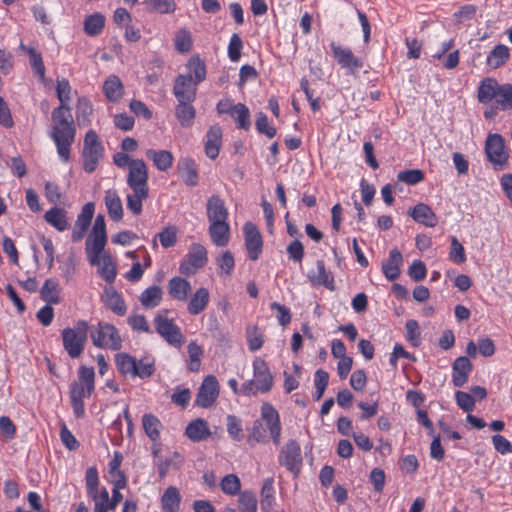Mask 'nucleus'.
<instances>
[{"instance_id": "obj_1", "label": "nucleus", "mask_w": 512, "mask_h": 512, "mask_svg": "<svg viewBox=\"0 0 512 512\" xmlns=\"http://www.w3.org/2000/svg\"><path fill=\"white\" fill-rule=\"evenodd\" d=\"M51 138L56 144L59 157L67 162L70 159V148L74 142L76 128L69 106H59L52 112Z\"/></svg>"}, {"instance_id": "obj_2", "label": "nucleus", "mask_w": 512, "mask_h": 512, "mask_svg": "<svg viewBox=\"0 0 512 512\" xmlns=\"http://www.w3.org/2000/svg\"><path fill=\"white\" fill-rule=\"evenodd\" d=\"M94 379V368L82 365L78 370V380L70 385L71 406L77 418L84 416L85 409L83 399L90 397L93 393Z\"/></svg>"}, {"instance_id": "obj_3", "label": "nucleus", "mask_w": 512, "mask_h": 512, "mask_svg": "<svg viewBox=\"0 0 512 512\" xmlns=\"http://www.w3.org/2000/svg\"><path fill=\"white\" fill-rule=\"evenodd\" d=\"M273 386V376L268 364L260 357L253 361V379L245 381L241 386V394L254 396L257 393H267Z\"/></svg>"}, {"instance_id": "obj_4", "label": "nucleus", "mask_w": 512, "mask_h": 512, "mask_svg": "<svg viewBox=\"0 0 512 512\" xmlns=\"http://www.w3.org/2000/svg\"><path fill=\"white\" fill-rule=\"evenodd\" d=\"M89 325L85 320H79L73 328L66 327L61 331L64 350L72 359L79 358L87 342Z\"/></svg>"}, {"instance_id": "obj_5", "label": "nucleus", "mask_w": 512, "mask_h": 512, "mask_svg": "<svg viewBox=\"0 0 512 512\" xmlns=\"http://www.w3.org/2000/svg\"><path fill=\"white\" fill-rule=\"evenodd\" d=\"M103 155L104 147L99 136L94 130H89L84 137L82 150V167L85 172H94Z\"/></svg>"}, {"instance_id": "obj_6", "label": "nucleus", "mask_w": 512, "mask_h": 512, "mask_svg": "<svg viewBox=\"0 0 512 512\" xmlns=\"http://www.w3.org/2000/svg\"><path fill=\"white\" fill-rule=\"evenodd\" d=\"M90 337L94 346L98 348H108L118 351L122 347V338L118 329L109 323L99 322L90 332Z\"/></svg>"}, {"instance_id": "obj_7", "label": "nucleus", "mask_w": 512, "mask_h": 512, "mask_svg": "<svg viewBox=\"0 0 512 512\" xmlns=\"http://www.w3.org/2000/svg\"><path fill=\"white\" fill-rule=\"evenodd\" d=\"M167 313V310H162L156 315L154 318L155 329L170 345L180 347L184 342V337L180 328L167 317Z\"/></svg>"}, {"instance_id": "obj_8", "label": "nucleus", "mask_w": 512, "mask_h": 512, "mask_svg": "<svg viewBox=\"0 0 512 512\" xmlns=\"http://www.w3.org/2000/svg\"><path fill=\"white\" fill-rule=\"evenodd\" d=\"M485 153L488 160L495 166H507L509 154L505 150L504 138L497 133L489 134L485 141Z\"/></svg>"}, {"instance_id": "obj_9", "label": "nucleus", "mask_w": 512, "mask_h": 512, "mask_svg": "<svg viewBox=\"0 0 512 512\" xmlns=\"http://www.w3.org/2000/svg\"><path fill=\"white\" fill-rule=\"evenodd\" d=\"M208 261L206 248L199 244L193 243L189 248V252L179 266V271L183 275L194 274L198 269L204 267Z\"/></svg>"}, {"instance_id": "obj_10", "label": "nucleus", "mask_w": 512, "mask_h": 512, "mask_svg": "<svg viewBox=\"0 0 512 512\" xmlns=\"http://www.w3.org/2000/svg\"><path fill=\"white\" fill-rule=\"evenodd\" d=\"M279 463L297 476L302 466L300 445L295 440H289L280 450Z\"/></svg>"}, {"instance_id": "obj_11", "label": "nucleus", "mask_w": 512, "mask_h": 512, "mask_svg": "<svg viewBox=\"0 0 512 512\" xmlns=\"http://www.w3.org/2000/svg\"><path fill=\"white\" fill-rule=\"evenodd\" d=\"M219 385L215 376L209 375L204 378L195 400V404L202 407H210L218 398Z\"/></svg>"}, {"instance_id": "obj_12", "label": "nucleus", "mask_w": 512, "mask_h": 512, "mask_svg": "<svg viewBox=\"0 0 512 512\" xmlns=\"http://www.w3.org/2000/svg\"><path fill=\"white\" fill-rule=\"evenodd\" d=\"M128 170L127 185L131 190H149L148 168L144 160L136 159Z\"/></svg>"}, {"instance_id": "obj_13", "label": "nucleus", "mask_w": 512, "mask_h": 512, "mask_svg": "<svg viewBox=\"0 0 512 512\" xmlns=\"http://www.w3.org/2000/svg\"><path fill=\"white\" fill-rule=\"evenodd\" d=\"M330 47L333 56L341 67L348 69L351 73H355V71L362 68V61L353 54L351 49L337 45L335 42H331Z\"/></svg>"}, {"instance_id": "obj_14", "label": "nucleus", "mask_w": 512, "mask_h": 512, "mask_svg": "<svg viewBox=\"0 0 512 512\" xmlns=\"http://www.w3.org/2000/svg\"><path fill=\"white\" fill-rule=\"evenodd\" d=\"M261 417L264 420L274 444L280 443L281 423L278 411L269 403L261 406Z\"/></svg>"}, {"instance_id": "obj_15", "label": "nucleus", "mask_w": 512, "mask_h": 512, "mask_svg": "<svg viewBox=\"0 0 512 512\" xmlns=\"http://www.w3.org/2000/svg\"><path fill=\"white\" fill-rule=\"evenodd\" d=\"M243 230L245 234V245L248 256L251 260L255 261L259 258V255L262 252V236L257 227L251 222H247L244 225Z\"/></svg>"}, {"instance_id": "obj_16", "label": "nucleus", "mask_w": 512, "mask_h": 512, "mask_svg": "<svg viewBox=\"0 0 512 512\" xmlns=\"http://www.w3.org/2000/svg\"><path fill=\"white\" fill-rule=\"evenodd\" d=\"M197 84L193 82L191 74H180L176 77L173 94L177 100L194 101Z\"/></svg>"}, {"instance_id": "obj_17", "label": "nucleus", "mask_w": 512, "mask_h": 512, "mask_svg": "<svg viewBox=\"0 0 512 512\" xmlns=\"http://www.w3.org/2000/svg\"><path fill=\"white\" fill-rule=\"evenodd\" d=\"M107 244V233L91 231L86 240V251L91 265H100V256Z\"/></svg>"}, {"instance_id": "obj_18", "label": "nucleus", "mask_w": 512, "mask_h": 512, "mask_svg": "<svg viewBox=\"0 0 512 512\" xmlns=\"http://www.w3.org/2000/svg\"><path fill=\"white\" fill-rule=\"evenodd\" d=\"M94 210L95 205L93 202H88L82 207L80 214L77 216V220L72 231L71 238L73 242H78L84 237L87 229L91 224Z\"/></svg>"}, {"instance_id": "obj_19", "label": "nucleus", "mask_w": 512, "mask_h": 512, "mask_svg": "<svg viewBox=\"0 0 512 512\" xmlns=\"http://www.w3.org/2000/svg\"><path fill=\"white\" fill-rule=\"evenodd\" d=\"M206 215L209 222L227 221L228 209L223 199L218 195H213L207 200Z\"/></svg>"}, {"instance_id": "obj_20", "label": "nucleus", "mask_w": 512, "mask_h": 512, "mask_svg": "<svg viewBox=\"0 0 512 512\" xmlns=\"http://www.w3.org/2000/svg\"><path fill=\"white\" fill-rule=\"evenodd\" d=\"M403 257L398 249H392L389 258L382 262V272L389 281L396 280L401 273Z\"/></svg>"}, {"instance_id": "obj_21", "label": "nucleus", "mask_w": 512, "mask_h": 512, "mask_svg": "<svg viewBox=\"0 0 512 512\" xmlns=\"http://www.w3.org/2000/svg\"><path fill=\"white\" fill-rule=\"evenodd\" d=\"M209 235L212 242L219 247L226 246L230 239V226L228 221L209 222Z\"/></svg>"}, {"instance_id": "obj_22", "label": "nucleus", "mask_w": 512, "mask_h": 512, "mask_svg": "<svg viewBox=\"0 0 512 512\" xmlns=\"http://www.w3.org/2000/svg\"><path fill=\"white\" fill-rule=\"evenodd\" d=\"M316 269L317 272L311 271L308 273V278L310 281L316 285L324 286L330 291H334V277L331 272L326 270L323 260H317Z\"/></svg>"}, {"instance_id": "obj_23", "label": "nucleus", "mask_w": 512, "mask_h": 512, "mask_svg": "<svg viewBox=\"0 0 512 512\" xmlns=\"http://www.w3.org/2000/svg\"><path fill=\"white\" fill-rule=\"evenodd\" d=\"M452 369V382L454 386L462 387L468 381V375L472 370V363L467 357L461 356L454 361Z\"/></svg>"}, {"instance_id": "obj_24", "label": "nucleus", "mask_w": 512, "mask_h": 512, "mask_svg": "<svg viewBox=\"0 0 512 512\" xmlns=\"http://www.w3.org/2000/svg\"><path fill=\"white\" fill-rule=\"evenodd\" d=\"M104 202L109 217L116 222L122 220L123 206L118 192L115 189L105 191Z\"/></svg>"}, {"instance_id": "obj_25", "label": "nucleus", "mask_w": 512, "mask_h": 512, "mask_svg": "<svg viewBox=\"0 0 512 512\" xmlns=\"http://www.w3.org/2000/svg\"><path fill=\"white\" fill-rule=\"evenodd\" d=\"M222 140V130L218 125L211 126L206 133L205 153L210 159L219 155Z\"/></svg>"}, {"instance_id": "obj_26", "label": "nucleus", "mask_w": 512, "mask_h": 512, "mask_svg": "<svg viewBox=\"0 0 512 512\" xmlns=\"http://www.w3.org/2000/svg\"><path fill=\"white\" fill-rule=\"evenodd\" d=\"M178 172L184 183L194 187L198 183V172L195 161L191 158H182L177 165Z\"/></svg>"}, {"instance_id": "obj_27", "label": "nucleus", "mask_w": 512, "mask_h": 512, "mask_svg": "<svg viewBox=\"0 0 512 512\" xmlns=\"http://www.w3.org/2000/svg\"><path fill=\"white\" fill-rule=\"evenodd\" d=\"M169 295L178 301H186L191 292V285L188 280L181 277H173L167 285Z\"/></svg>"}, {"instance_id": "obj_28", "label": "nucleus", "mask_w": 512, "mask_h": 512, "mask_svg": "<svg viewBox=\"0 0 512 512\" xmlns=\"http://www.w3.org/2000/svg\"><path fill=\"white\" fill-rule=\"evenodd\" d=\"M500 84L494 78H485L481 81L478 91L477 98L480 103L487 104L493 99H496L499 93Z\"/></svg>"}, {"instance_id": "obj_29", "label": "nucleus", "mask_w": 512, "mask_h": 512, "mask_svg": "<svg viewBox=\"0 0 512 512\" xmlns=\"http://www.w3.org/2000/svg\"><path fill=\"white\" fill-rule=\"evenodd\" d=\"M409 214L416 222L421 223L427 227H434L437 225V217L427 204H417L409 212Z\"/></svg>"}, {"instance_id": "obj_30", "label": "nucleus", "mask_w": 512, "mask_h": 512, "mask_svg": "<svg viewBox=\"0 0 512 512\" xmlns=\"http://www.w3.org/2000/svg\"><path fill=\"white\" fill-rule=\"evenodd\" d=\"M103 93L110 102H118L124 94V86L120 78L110 75L103 84Z\"/></svg>"}, {"instance_id": "obj_31", "label": "nucleus", "mask_w": 512, "mask_h": 512, "mask_svg": "<svg viewBox=\"0 0 512 512\" xmlns=\"http://www.w3.org/2000/svg\"><path fill=\"white\" fill-rule=\"evenodd\" d=\"M210 434L207 422L201 418L193 420L186 427L187 437L194 442L206 440Z\"/></svg>"}, {"instance_id": "obj_32", "label": "nucleus", "mask_w": 512, "mask_h": 512, "mask_svg": "<svg viewBox=\"0 0 512 512\" xmlns=\"http://www.w3.org/2000/svg\"><path fill=\"white\" fill-rule=\"evenodd\" d=\"M209 298L210 295L208 289L204 287L197 289L188 303V312L191 315L200 314L208 306Z\"/></svg>"}, {"instance_id": "obj_33", "label": "nucleus", "mask_w": 512, "mask_h": 512, "mask_svg": "<svg viewBox=\"0 0 512 512\" xmlns=\"http://www.w3.org/2000/svg\"><path fill=\"white\" fill-rule=\"evenodd\" d=\"M146 156L151 159L160 171H167L173 164L174 157L168 150H154L148 149Z\"/></svg>"}, {"instance_id": "obj_34", "label": "nucleus", "mask_w": 512, "mask_h": 512, "mask_svg": "<svg viewBox=\"0 0 512 512\" xmlns=\"http://www.w3.org/2000/svg\"><path fill=\"white\" fill-rule=\"evenodd\" d=\"M59 293V282L57 279L54 278L47 279L40 290L41 298L48 304L60 303L61 299Z\"/></svg>"}, {"instance_id": "obj_35", "label": "nucleus", "mask_w": 512, "mask_h": 512, "mask_svg": "<svg viewBox=\"0 0 512 512\" xmlns=\"http://www.w3.org/2000/svg\"><path fill=\"white\" fill-rule=\"evenodd\" d=\"M178 105L176 106V117L183 127H190L193 124L195 118V109L191 105L193 101L177 100Z\"/></svg>"}, {"instance_id": "obj_36", "label": "nucleus", "mask_w": 512, "mask_h": 512, "mask_svg": "<svg viewBox=\"0 0 512 512\" xmlns=\"http://www.w3.org/2000/svg\"><path fill=\"white\" fill-rule=\"evenodd\" d=\"M509 57V48L504 44H498L487 56V65L493 69H497L504 65Z\"/></svg>"}, {"instance_id": "obj_37", "label": "nucleus", "mask_w": 512, "mask_h": 512, "mask_svg": "<svg viewBox=\"0 0 512 512\" xmlns=\"http://www.w3.org/2000/svg\"><path fill=\"white\" fill-rule=\"evenodd\" d=\"M181 497L176 487H168L161 497V506L164 512H178Z\"/></svg>"}, {"instance_id": "obj_38", "label": "nucleus", "mask_w": 512, "mask_h": 512, "mask_svg": "<svg viewBox=\"0 0 512 512\" xmlns=\"http://www.w3.org/2000/svg\"><path fill=\"white\" fill-rule=\"evenodd\" d=\"M162 296V289L159 286L153 285L141 293L139 300L143 307L152 309L160 304Z\"/></svg>"}, {"instance_id": "obj_39", "label": "nucleus", "mask_w": 512, "mask_h": 512, "mask_svg": "<svg viewBox=\"0 0 512 512\" xmlns=\"http://www.w3.org/2000/svg\"><path fill=\"white\" fill-rule=\"evenodd\" d=\"M44 219L47 223H49L59 231H65L69 227V223L66 218V212L62 208H51L45 213Z\"/></svg>"}, {"instance_id": "obj_40", "label": "nucleus", "mask_w": 512, "mask_h": 512, "mask_svg": "<svg viewBox=\"0 0 512 512\" xmlns=\"http://www.w3.org/2000/svg\"><path fill=\"white\" fill-rule=\"evenodd\" d=\"M148 196L149 190H132V193L128 194L126 197L127 209L135 215H140L142 213V203L148 198Z\"/></svg>"}, {"instance_id": "obj_41", "label": "nucleus", "mask_w": 512, "mask_h": 512, "mask_svg": "<svg viewBox=\"0 0 512 512\" xmlns=\"http://www.w3.org/2000/svg\"><path fill=\"white\" fill-rule=\"evenodd\" d=\"M105 25V17L101 13H93L84 20V31L89 36L99 35Z\"/></svg>"}, {"instance_id": "obj_42", "label": "nucleus", "mask_w": 512, "mask_h": 512, "mask_svg": "<svg viewBox=\"0 0 512 512\" xmlns=\"http://www.w3.org/2000/svg\"><path fill=\"white\" fill-rule=\"evenodd\" d=\"M100 268L98 269L99 275L107 282L112 283L116 278V265L112 261L109 254L104 253L100 256Z\"/></svg>"}, {"instance_id": "obj_43", "label": "nucleus", "mask_w": 512, "mask_h": 512, "mask_svg": "<svg viewBox=\"0 0 512 512\" xmlns=\"http://www.w3.org/2000/svg\"><path fill=\"white\" fill-rule=\"evenodd\" d=\"M142 426L146 433L152 441H157L160 437V420L153 414H144L142 418Z\"/></svg>"}, {"instance_id": "obj_44", "label": "nucleus", "mask_w": 512, "mask_h": 512, "mask_svg": "<svg viewBox=\"0 0 512 512\" xmlns=\"http://www.w3.org/2000/svg\"><path fill=\"white\" fill-rule=\"evenodd\" d=\"M187 68L189 69V73L192 75L193 82L195 84H200L205 80L206 77V67L205 63L198 57L193 56L187 63Z\"/></svg>"}, {"instance_id": "obj_45", "label": "nucleus", "mask_w": 512, "mask_h": 512, "mask_svg": "<svg viewBox=\"0 0 512 512\" xmlns=\"http://www.w3.org/2000/svg\"><path fill=\"white\" fill-rule=\"evenodd\" d=\"M116 366L118 371L123 375H131L134 377L135 368L137 361L134 357L127 353H120L116 355L115 358Z\"/></svg>"}, {"instance_id": "obj_46", "label": "nucleus", "mask_w": 512, "mask_h": 512, "mask_svg": "<svg viewBox=\"0 0 512 512\" xmlns=\"http://www.w3.org/2000/svg\"><path fill=\"white\" fill-rule=\"evenodd\" d=\"M159 239L161 245L164 248L173 247L177 242V228L175 226L165 227L160 233H158L153 239L154 247L157 246L156 239Z\"/></svg>"}, {"instance_id": "obj_47", "label": "nucleus", "mask_w": 512, "mask_h": 512, "mask_svg": "<svg viewBox=\"0 0 512 512\" xmlns=\"http://www.w3.org/2000/svg\"><path fill=\"white\" fill-rule=\"evenodd\" d=\"M220 487L223 493L234 496L240 494L241 482L237 475L228 474L222 478Z\"/></svg>"}, {"instance_id": "obj_48", "label": "nucleus", "mask_w": 512, "mask_h": 512, "mask_svg": "<svg viewBox=\"0 0 512 512\" xmlns=\"http://www.w3.org/2000/svg\"><path fill=\"white\" fill-rule=\"evenodd\" d=\"M231 116L235 118V121L237 122V127L240 129L248 130L250 127V121H249V109L241 103L236 104L233 107Z\"/></svg>"}, {"instance_id": "obj_49", "label": "nucleus", "mask_w": 512, "mask_h": 512, "mask_svg": "<svg viewBox=\"0 0 512 512\" xmlns=\"http://www.w3.org/2000/svg\"><path fill=\"white\" fill-rule=\"evenodd\" d=\"M20 48L27 51V53L29 55L30 65L34 69L35 73L39 77L44 78L45 66H44L41 54L38 53L34 48L26 47L23 44L20 45Z\"/></svg>"}, {"instance_id": "obj_50", "label": "nucleus", "mask_w": 512, "mask_h": 512, "mask_svg": "<svg viewBox=\"0 0 512 512\" xmlns=\"http://www.w3.org/2000/svg\"><path fill=\"white\" fill-rule=\"evenodd\" d=\"M143 3L149 11L161 14L173 12L176 7L173 0H143Z\"/></svg>"}, {"instance_id": "obj_51", "label": "nucleus", "mask_w": 512, "mask_h": 512, "mask_svg": "<svg viewBox=\"0 0 512 512\" xmlns=\"http://www.w3.org/2000/svg\"><path fill=\"white\" fill-rule=\"evenodd\" d=\"M495 101L502 110L512 109V84L501 85Z\"/></svg>"}, {"instance_id": "obj_52", "label": "nucleus", "mask_w": 512, "mask_h": 512, "mask_svg": "<svg viewBox=\"0 0 512 512\" xmlns=\"http://www.w3.org/2000/svg\"><path fill=\"white\" fill-rule=\"evenodd\" d=\"M238 502L240 512H257V499L254 493L250 491L240 493Z\"/></svg>"}, {"instance_id": "obj_53", "label": "nucleus", "mask_w": 512, "mask_h": 512, "mask_svg": "<svg viewBox=\"0 0 512 512\" xmlns=\"http://www.w3.org/2000/svg\"><path fill=\"white\" fill-rule=\"evenodd\" d=\"M328 382H329V374L326 371H324L323 369H318L315 372V377H314V384H315V388H316V393L314 395V399L316 401H319L323 397V394L328 385Z\"/></svg>"}, {"instance_id": "obj_54", "label": "nucleus", "mask_w": 512, "mask_h": 512, "mask_svg": "<svg viewBox=\"0 0 512 512\" xmlns=\"http://www.w3.org/2000/svg\"><path fill=\"white\" fill-rule=\"evenodd\" d=\"M449 258L456 264H462L466 261L464 247L455 236L451 238Z\"/></svg>"}, {"instance_id": "obj_55", "label": "nucleus", "mask_w": 512, "mask_h": 512, "mask_svg": "<svg viewBox=\"0 0 512 512\" xmlns=\"http://www.w3.org/2000/svg\"><path fill=\"white\" fill-rule=\"evenodd\" d=\"M397 178L401 182L415 185L423 180L424 173L419 169L404 170L398 173Z\"/></svg>"}, {"instance_id": "obj_56", "label": "nucleus", "mask_w": 512, "mask_h": 512, "mask_svg": "<svg viewBox=\"0 0 512 512\" xmlns=\"http://www.w3.org/2000/svg\"><path fill=\"white\" fill-rule=\"evenodd\" d=\"M192 46L191 35L187 30H180L175 36V47L180 53L190 51Z\"/></svg>"}, {"instance_id": "obj_57", "label": "nucleus", "mask_w": 512, "mask_h": 512, "mask_svg": "<svg viewBox=\"0 0 512 512\" xmlns=\"http://www.w3.org/2000/svg\"><path fill=\"white\" fill-rule=\"evenodd\" d=\"M107 305L117 315H124L127 307L122 297L115 291H113L107 299Z\"/></svg>"}, {"instance_id": "obj_58", "label": "nucleus", "mask_w": 512, "mask_h": 512, "mask_svg": "<svg viewBox=\"0 0 512 512\" xmlns=\"http://www.w3.org/2000/svg\"><path fill=\"white\" fill-rule=\"evenodd\" d=\"M60 439L63 445L70 451L76 450L79 447V442L64 422L60 424Z\"/></svg>"}, {"instance_id": "obj_59", "label": "nucleus", "mask_w": 512, "mask_h": 512, "mask_svg": "<svg viewBox=\"0 0 512 512\" xmlns=\"http://www.w3.org/2000/svg\"><path fill=\"white\" fill-rule=\"evenodd\" d=\"M255 126L259 133L265 134L268 138L276 135V129L268 125V118L263 112L258 113Z\"/></svg>"}, {"instance_id": "obj_60", "label": "nucleus", "mask_w": 512, "mask_h": 512, "mask_svg": "<svg viewBox=\"0 0 512 512\" xmlns=\"http://www.w3.org/2000/svg\"><path fill=\"white\" fill-rule=\"evenodd\" d=\"M455 399L457 405L465 412L473 411L475 407V400L473 396L469 393L463 391H457L455 393Z\"/></svg>"}, {"instance_id": "obj_61", "label": "nucleus", "mask_w": 512, "mask_h": 512, "mask_svg": "<svg viewBox=\"0 0 512 512\" xmlns=\"http://www.w3.org/2000/svg\"><path fill=\"white\" fill-rule=\"evenodd\" d=\"M248 346L252 352L259 350L263 345V334L256 326L248 329Z\"/></svg>"}, {"instance_id": "obj_62", "label": "nucleus", "mask_w": 512, "mask_h": 512, "mask_svg": "<svg viewBox=\"0 0 512 512\" xmlns=\"http://www.w3.org/2000/svg\"><path fill=\"white\" fill-rule=\"evenodd\" d=\"M242 46L240 36L233 34L228 45V56L231 61L236 62L240 59Z\"/></svg>"}, {"instance_id": "obj_63", "label": "nucleus", "mask_w": 512, "mask_h": 512, "mask_svg": "<svg viewBox=\"0 0 512 512\" xmlns=\"http://www.w3.org/2000/svg\"><path fill=\"white\" fill-rule=\"evenodd\" d=\"M227 431L229 435L236 441H240L243 438L240 420L236 416L228 415Z\"/></svg>"}, {"instance_id": "obj_64", "label": "nucleus", "mask_w": 512, "mask_h": 512, "mask_svg": "<svg viewBox=\"0 0 512 512\" xmlns=\"http://www.w3.org/2000/svg\"><path fill=\"white\" fill-rule=\"evenodd\" d=\"M426 273V266L421 260L413 261L408 270V275L416 282L422 281L426 277Z\"/></svg>"}]
</instances>
